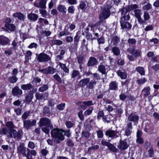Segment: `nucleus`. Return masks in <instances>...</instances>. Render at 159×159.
Instances as JSON below:
<instances>
[{"label": "nucleus", "mask_w": 159, "mask_h": 159, "mask_svg": "<svg viewBox=\"0 0 159 159\" xmlns=\"http://www.w3.org/2000/svg\"><path fill=\"white\" fill-rule=\"evenodd\" d=\"M118 132L116 131L112 130H107L105 133V135L109 137L114 138L118 137L117 135Z\"/></svg>", "instance_id": "nucleus-11"}, {"label": "nucleus", "mask_w": 159, "mask_h": 159, "mask_svg": "<svg viewBox=\"0 0 159 159\" xmlns=\"http://www.w3.org/2000/svg\"><path fill=\"white\" fill-rule=\"evenodd\" d=\"M18 42L16 40H14L12 41L11 45L12 47V48L16 50L17 47Z\"/></svg>", "instance_id": "nucleus-47"}, {"label": "nucleus", "mask_w": 159, "mask_h": 159, "mask_svg": "<svg viewBox=\"0 0 159 159\" xmlns=\"http://www.w3.org/2000/svg\"><path fill=\"white\" fill-rule=\"evenodd\" d=\"M138 21L139 23L141 25H142L143 27H144L143 24L145 23V21L141 18V16L137 18Z\"/></svg>", "instance_id": "nucleus-54"}, {"label": "nucleus", "mask_w": 159, "mask_h": 159, "mask_svg": "<svg viewBox=\"0 0 159 159\" xmlns=\"http://www.w3.org/2000/svg\"><path fill=\"white\" fill-rule=\"evenodd\" d=\"M135 16L137 18L141 17L142 13L139 9H135L134 11Z\"/></svg>", "instance_id": "nucleus-36"}, {"label": "nucleus", "mask_w": 159, "mask_h": 159, "mask_svg": "<svg viewBox=\"0 0 159 159\" xmlns=\"http://www.w3.org/2000/svg\"><path fill=\"white\" fill-rule=\"evenodd\" d=\"M111 6L110 4H107L104 7L99 16V19L101 21H103L108 18L111 15L110 9Z\"/></svg>", "instance_id": "nucleus-3"}, {"label": "nucleus", "mask_w": 159, "mask_h": 159, "mask_svg": "<svg viewBox=\"0 0 159 159\" xmlns=\"http://www.w3.org/2000/svg\"><path fill=\"white\" fill-rule=\"evenodd\" d=\"M23 135L22 130L21 129H20L18 131H16V137L15 138L17 139H20Z\"/></svg>", "instance_id": "nucleus-31"}, {"label": "nucleus", "mask_w": 159, "mask_h": 159, "mask_svg": "<svg viewBox=\"0 0 159 159\" xmlns=\"http://www.w3.org/2000/svg\"><path fill=\"white\" fill-rule=\"evenodd\" d=\"M97 84V82L94 80L89 81V84L87 85L88 88L90 89H93L94 88V86Z\"/></svg>", "instance_id": "nucleus-26"}, {"label": "nucleus", "mask_w": 159, "mask_h": 159, "mask_svg": "<svg viewBox=\"0 0 159 159\" xmlns=\"http://www.w3.org/2000/svg\"><path fill=\"white\" fill-rule=\"evenodd\" d=\"M63 43V42L62 41L58 39L53 40L52 41V44L53 45H60L62 44Z\"/></svg>", "instance_id": "nucleus-32"}, {"label": "nucleus", "mask_w": 159, "mask_h": 159, "mask_svg": "<svg viewBox=\"0 0 159 159\" xmlns=\"http://www.w3.org/2000/svg\"><path fill=\"white\" fill-rule=\"evenodd\" d=\"M139 119L138 116L131 114L128 117V119L130 121H133L134 122H137Z\"/></svg>", "instance_id": "nucleus-21"}, {"label": "nucleus", "mask_w": 159, "mask_h": 159, "mask_svg": "<svg viewBox=\"0 0 159 159\" xmlns=\"http://www.w3.org/2000/svg\"><path fill=\"white\" fill-rule=\"evenodd\" d=\"M152 7L151 5L148 2L146 5H145L143 7V9L144 10H148L150 9Z\"/></svg>", "instance_id": "nucleus-50"}, {"label": "nucleus", "mask_w": 159, "mask_h": 159, "mask_svg": "<svg viewBox=\"0 0 159 159\" xmlns=\"http://www.w3.org/2000/svg\"><path fill=\"white\" fill-rule=\"evenodd\" d=\"M12 16L15 18H17L21 20H24L25 18V16L21 12H17L14 13L12 15Z\"/></svg>", "instance_id": "nucleus-18"}, {"label": "nucleus", "mask_w": 159, "mask_h": 159, "mask_svg": "<svg viewBox=\"0 0 159 159\" xmlns=\"http://www.w3.org/2000/svg\"><path fill=\"white\" fill-rule=\"evenodd\" d=\"M128 43L129 44H134L136 43V41L134 39H129L128 40Z\"/></svg>", "instance_id": "nucleus-61"}, {"label": "nucleus", "mask_w": 159, "mask_h": 159, "mask_svg": "<svg viewBox=\"0 0 159 159\" xmlns=\"http://www.w3.org/2000/svg\"><path fill=\"white\" fill-rule=\"evenodd\" d=\"M24 127L26 129L30 128L31 126L35 125H36V121L35 120H26L23 121Z\"/></svg>", "instance_id": "nucleus-7"}, {"label": "nucleus", "mask_w": 159, "mask_h": 159, "mask_svg": "<svg viewBox=\"0 0 159 159\" xmlns=\"http://www.w3.org/2000/svg\"><path fill=\"white\" fill-rule=\"evenodd\" d=\"M6 127L2 128L0 129V134L3 135L7 133V131L14 129L15 128V125L11 121H7L6 124Z\"/></svg>", "instance_id": "nucleus-5"}, {"label": "nucleus", "mask_w": 159, "mask_h": 159, "mask_svg": "<svg viewBox=\"0 0 159 159\" xmlns=\"http://www.w3.org/2000/svg\"><path fill=\"white\" fill-rule=\"evenodd\" d=\"M12 93L14 96H18L22 94V91L18 87L16 86L12 89Z\"/></svg>", "instance_id": "nucleus-12"}, {"label": "nucleus", "mask_w": 159, "mask_h": 159, "mask_svg": "<svg viewBox=\"0 0 159 159\" xmlns=\"http://www.w3.org/2000/svg\"><path fill=\"white\" fill-rule=\"evenodd\" d=\"M86 4L85 2H81L80 4L79 5L80 8L82 10L85 9V7Z\"/></svg>", "instance_id": "nucleus-55"}, {"label": "nucleus", "mask_w": 159, "mask_h": 159, "mask_svg": "<svg viewBox=\"0 0 159 159\" xmlns=\"http://www.w3.org/2000/svg\"><path fill=\"white\" fill-rule=\"evenodd\" d=\"M30 150L25 147V143H21L17 148V152L22 154L24 157H26L27 159H32V156L30 155Z\"/></svg>", "instance_id": "nucleus-2"}, {"label": "nucleus", "mask_w": 159, "mask_h": 159, "mask_svg": "<svg viewBox=\"0 0 159 159\" xmlns=\"http://www.w3.org/2000/svg\"><path fill=\"white\" fill-rule=\"evenodd\" d=\"M121 100L124 101L127 98V96L124 93H121L119 96Z\"/></svg>", "instance_id": "nucleus-64"}, {"label": "nucleus", "mask_w": 159, "mask_h": 159, "mask_svg": "<svg viewBox=\"0 0 159 159\" xmlns=\"http://www.w3.org/2000/svg\"><path fill=\"white\" fill-rule=\"evenodd\" d=\"M78 115L81 120H84V117L83 114V111H82L80 110V111L78 113Z\"/></svg>", "instance_id": "nucleus-43"}, {"label": "nucleus", "mask_w": 159, "mask_h": 159, "mask_svg": "<svg viewBox=\"0 0 159 159\" xmlns=\"http://www.w3.org/2000/svg\"><path fill=\"white\" fill-rule=\"evenodd\" d=\"M143 16L145 20H148L150 18V15L147 12H144Z\"/></svg>", "instance_id": "nucleus-53"}, {"label": "nucleus", "mask_w": 159, "mask_h": 159, "mask_svg": "<svg viewBox=\"0 0 159 159\" xmlns=\"http://www.w3.org/2000/svg\"><path fill=\"white\" fill-rule=\"evenodd\" d=\"M109 90H116L117 89V85L116 81H112L109 84Z\"/></svg>", "instance_id": "nucleus-24"}, {"label": "nucleus", "mask_w": 159, "mask_h": 159, "mask_svg": "<svg viewBox=\"0 0 159 159\" xmlns=\"http://www.w3.org/2000/svg\"><path fill=\"white\" fill-rule=\"evenodd\" d=\"M90 78H87L81 80L79 82V85L83 87L86 85L89 82Z\"/></svg>", "instance_id": "nucleus-23"}, {"label": "nucleus", "mask_w": 159, "mask_h": 159, "mask_svg": "<svg viewBox=\"0 0 159 159\" xmlns=\"http://www.w3.org/2000/svg\"><path fill=\"white\" fill-rule=\"evenodd\" d=\"M38 22L42 24L43 23H44L45 24H48V21L46 19H44L41 18L39 19Z\"/></svg>", "instance_id": "nucleus-41"}, {"label": "nucleus", "mask_w": 159, "mask_h": 159, "mask_svg": "<svg viewBox=\"0 0 159 159\" xmlns=\"http://www.w3.org/2000/svg\"><path fill=\"white\" fill-rule=\"evenodd\" d=\"M32 55V52L30 51H28L26 53V55L25 56V62H27L30 58V57Z\"/></svg>", "instance_id": "nucleus-40"}, {"label": "nucleus", "mask_w": 159, "mask_h": 159, "mask_svg": "<svg viewBox=\"0 0 159 159\" xmlns=\"http://www.w3.org/2000/svg\"><path fill=\"white\" fill-rule=\"evenodd\" d=\"M153 27L152 25H149L147 26L144 29V30L146 31H148L153 29Z\"/></svg>", "instance_id": "nucleus-59"}, {"label": "nucleus", "mask_w": 159, "mask_h": 159, "mask_svg": "<svg viewBox=\"0 0 159 159\" xmlns=\"http://www.w3.org/2000/svg\"><path fill=\"white\" fill-rule=\"evenodd\" d=\"M79 40V36L78 35L76 34V35L75 36L74 39V49H76L77 48Z\"/></svg>", "instance_id": "nucleus-29"}, {"label": "nucleus", "mask_w": 159, "mask_h": 159, "mask_svg": "<svg viewBox=\"0 0 159 159\" xmlns=\"http://www.w3.org/2000/svg\"><path fill=\"white\" fill-rule=\"evenodd\" d=\"M119 41V39L116 36H114L112 39L111 41V43H113L114 45H116Z\"/></svg>", "instance_id": "nucleus-45"}, {"label": "nucleus", "mask_w": 159, "mask_h": 159, "mask_svg": "<svg viewBox=\"0 0 159 159\" xmlns=\"http://www.w3.org/2000/svg\"><path fill=\"white\" fill-rule=\"evenodd\" d=\"M146 80L145 78H143V79H139L137 80V82H138V84L139 85H141L143 84L146 81Z\"/></svg>", "instance_id": "nucleus-58"}, {"label": "nucleus", "mask_w": 159, "mask_h": 159, "mask_svg": "<svg viewBox=\"0 0 159 159\" xmlns=\"http://www.w3.org/2000/svg\"><path fill=\"white\" fill-rule=\"evenodd\" d=\"M50 127L47 126H43L42 127V130L43 132L46 134H48L50 131Z\"/></svg>", "instance_id": "nucleus-42"}, {"label": "nucleus", "mask_w": 159, "mask_h": 159, "mask_svg": "<svg viewBox=\"0 0 159 159\" xmlns=\"http://www.w3.org/2000/svg\"><path fill=\"white\" fill-rule=\"evenodd\" d=\"M129 19L128 16H125L124 19H120V23L121 28L126 30H128L131 29L132 25L127 22Z\"/></svg>", "instance_id": "nucleus-4"}, {"label": "nucleus", "mask_w": 159, "mask_h": 159, "mask_svg": "<svg viewBox=\"0 0 159 159\" xmlns=\"http://www.w3.org/2000/svg\"><path fill=\"white\" fill-rule=\"evenodd\" d=\"M99 148V146L98 145H93L89 147L88 149V152H90L93 150H97Z\"/></svg>", "instance_id": "nucleus-49"}, {"label": "nucleus", "mask_w": 159, "mask_h": 159, "mask_svg": "<svg viewBox=\"0 0 159 159\" xmlns=\"http://www.w3.org/2000/svg\"><path fill=\"white\" fill-rule=\"evenodd\" d=\"M119 11L121 13V19H124L126 16H128L129 18L130 16L129 14H126L128 11L126 8H123L120 9Z\"/></svg>", "instance_id": "nucleus-16"}, {"label": "nucleus", "mask_w": 159, "mask_h": 159, "mask_svg": "<svg viewBox=\"0 0 159 159\" xmlns=\"http://www.w3.org/2000/svg\"><path fill=\"white\" fill-rule=\"evenodd\" d=\"M63 130L58 128H55L52 129L51 135L53 139L54 142L58 143L64 139L65 138L63 136Z\"/></svg>", "instance_id": "nucleus-1"}, {"label": "nucleus", "mask_w": 159, "mask_h": 159, "mask_svg": "<svg viewBox=\"0 0 159 159\" xmlns=\"http://www.w3.org/2000/svg\"><path fill=\"white\" fill-rule=\"evenodd\" d=\"M80 74L79 72L77 70H73L72 74V77L73 78L76 77Z\"/></svg>", "instance_id": "nucleus-57"}, {"label": "nucleus", "mask_w": 159, "mask_h": 159, "mask_svg": "<svg viewBox=\"0 0 159 159\" xmlns=\"http://www.w3.org/2000/svg\"><path fill=\"white\" fill-rule=\"evenodd\" d=\"M108 147L110 150L112 151L113 152H116L118 151L117 149L116 148L113 144L110 143Z\"/></svg>", "instance_id": "nucleus-34"}, {"label": "nucleus", "mask_w": 159, "mask_h": 159, "mask_svg": "<svg viewBox=\"0 0 159 159\" xmlns=\"http://www.w3.org/2000/svg\"><path fill=\"white\" fill-rule=\"evenodd\" d=\"M33 95L31 93H29L25 97V99L26 102L28 103H30L32 101V99L33 98Z\"/></svg>", "instance_id": "nucleus-35"}, {"label": "nucleus", "mask_w": 159, "mask_h": 159, "mask_svg": "<svg viewBox=\"0 0 159 159\" xmlns=\"http://www.w3.org/2000/svg\"><path fill=\"white\" fill-rule=\"evenodd\" d=\"M39 11L40 13L43 16L45 17L47 15V12L45 9L42 8L39 9Z\"/></svg>", "instance_id": "nucleus-51"}, {"label": "nucleus", "mask_w": 159, "mask_h": 159, "mask_svg": "<svg viewBox=\"0 0 159 159\" xmlns=\"http://www.w3.org/2000/svg\"><path fill=\"white\" fill-rule=\"evenodd\" d=\"M112 51L114 54L116 56H118L120 54V50L117 47H113Z\"/></svg>", "instance_id": "nucleus-30"}, {"label": "nucleus", "mask_w": 159, "mask_h": 159, "mask_svg": "<svg viewBox=\"0 0 159 159\" xmlns=\"http://www.w3.org/2000/svg\"><path fill=\"white\" fill-rule=\"evenodd\" d=\"M50 60L51 58L48 55L43 53H40L38 57V60L40 62L47 61Z\"/></svg>", "instance_id": "nucleus-8"}, {"label": "nucleus", "mask_w": 159, "mask_h": 159, "mask_svg": "<svg viewBox=\"0 0 159 159\" xmlns=\"http://www.w3.org/2000/svg\"><path fill=\"white\" fill-rule=\"evenodd\" d=\"M30 114V111H26L22 115L21 118L22 120L23 121L24 120H25L28 117Z\"/></svg>", "instance_id": "nucleus-33"}, {"label": "nucleus", "mask_w": 159, "mask_h": 159, "mask_svg": "<svg viewBox=\"0 0 159 159\" xmlns=\"http://www.w3.org/2000/svg\"><path fill=\"white\" fill-rule=\"evenodd\" d=\"M17 80V78L15 76H13L10 77V81L11 83H15Z\"/></svg>", "instance_id": "nucleus-60"}, {"label": "nucleus", "mask_w": 159, "mask_h": 159, "mask_svg": "<svg viewBox=\"0 0 159 159\" xmlns=\"http://www.w3.org/2000/svg\"><path fill=\"white\" fill-rule=\"evenodd\" d=\"M39 126L42 127L43 126H47L50 129L52 128V125L51 123L50 120L47 117L41 118L39 122Z\"/></svg>", "instance_id": "nucleus-6"}, {"label": "nucleus", "mask_w": 159, "mask_h": 159, "mask_svg": "<svg viewBox=\"0 0 159 159\" xmlns=\"http://www.w3.org/2000/svg\"><path fill=\"white\" fill-rule=\"evenodd\" d=\"M150 88L149 86L144 88L142 90L141 93L143 94V97L144 98L150 95Z\"/></svg>", "instance_id": "nucleus-15"}, {"label": "nucleus", "mask_w": 159, "mask_h": 159, "mask_svg": "<svg viewBox=\"0 0 159 159\" xmlns=\"http://www.w3.org/2000/svg\"><path fill=\"white\" fill-rule=\"evenodd\" d=\"M82 137L88 138L90 136V133L87 131H83L82 132Z\"/></svg>", "instance_id": "nucleus-39"}, {"label": "nucleus", "mask_w": 159, "mask_h": 159, "mask_svg": "<svg viewBox=\"0 0 159 159\" xmlns=\"http://www.w3.org/2000/svg\"><path fill=\"white\" fill-rule=\"evenodd\" d=\"M66 124L68 128H70L72 127L74 124L69 121H67L66 122Z\"/></svg>", "instance_id": "nucleus-52"}, {"label": "nucleus", "mask_w": 159, "mask_h": 159, "mask_svg": "<svg viewBox=\"0 0 159 159\" xmlns=\"http://www.w3.org/2000/svg\"><path fill=\"white\" fill-rule=\"evenodd\" d=\"M48 96V94L47 93H45L43 94H42L39 93H36L35 94V96L37 100H40L42 99H45Z\"/></svg>", "instance_id": "nucleus-19"}, {"label": "nucleus", "mask_w": 159, "mask_h": 159, "mask_svg": "<svg viewBox=\"0 0 159 159\" xmlns=\"http://www.w3.org/2000/svg\"><path fill=\"white\" fill-rule=\"evenodd\" d=\"M16 130L15 129H13L10 131H7V133L3 135H6L7 137L15 138L16 137Z\"/></svg>", "instance_id": "nucleus-20"}, {"label": "nucleus", "mask_w": 159, "mask_h": 159, "mask_svg": "<svg viewBox=\"0 0 159 159\" xmlns=\"http://www.w3.org/2000/svg\"><path fill=\"white\" fill-rule=\"evenodd\" d=\"M57 10L63 14H66V8L65 6L63 5H61L57 7Z\"/></svg>", "instance_id": "nucleus-25"}, {"label": "nucleus", "mask_w": 159, "mask_h": 159, "mask_svg": "<svg viewBox=\"0 0 159 159\" xmlns=\"http://www.w3.org/2000/svg\"><path fill=\"white\" fill-rule=\"evenodd\" d=\"M65 103H62L57 106V108L60 111L63 110L65 107Z\"/></svg>", "instance_id": "nucleus-46"}, {"label": "nucleus", "mask_w": 159, "mask_h": 159, "mask_svg": "<svg viewBox=\"0 0 159 159\" xmlns=\"http://www.w3.org/2000/svg\"><path fill=\"white\" fill-rule=\"evenodd\" d=\"M28 18L31 21L34 22L36 21L39 18L38 15L32 13H31L28 15Z\"/></svg>", "instance_id": "nucleus-17"}, {"label": "nucleus", "mask_w": 159, "mask_h": 159, "mask_svg": "<svg viewBox=\"0 0 159 159\" xmlns=\"http://www.w3.org/2000/svg\"><path fill=\"white\" fill-rule=\"evenodd\" d=\"M129 145L127 143L125 140H120L119 145L117 146L118 148L120 150H124L127 149Z\"/></svg>", "instance_id": "nucleus-10"}, {"label": "nucleus", "mask_w": 159, "mask_h": 159, "mask_svg": "<svg viewBox=\"0 0 159 159\" xmlns=\"http://www.w3.org/2000/svg\"><path fill=\"white\" fill-rule=\"evenodd\" d=\"M116 72L118 75L120 76L122 79H125L126 78L127 75L125 73L122 72L120 70H118Z\"/></svg>", "instance_id": "nucleus-27"}, {"label": "nucleus", "mask_w": 159, "mask_h": 159, "mask_svg": "<svg viewBox=\"0 0 159 159\" xmlns=\"http://www.w3.org/2000/svg\"><path fill=\"white\" fill-rule=\"evenodd\" d=\"M47 0H40L39 3L36 2L34 3V5L38 8H40L42 9H45L46 8V4L47 3Z\"/></svg>", "instance_id": "nucleus-9"}, {"label": "nucleus", "mask_w": 159, "mask_h": 159, "mask_svg": "<svg viewBox=\"0 0 159 159\" xmlns=\"http://www.w3.org/2000/svg\"><path fill=\"white\" fill-rule=\"evenodd\" d=\"M5 26L11 31H14L16 28V27L13 24H9L8 22L6 23Z\"/></svg>", "instance_id": "nucleus-22"}, {"label": "nucleus", "mask_w": 159, "mask_h": 159, "mask_svg": "<svg viewBox=\"0 0 159 159\" xmlns=\"http://www.w3.org/2000/svg\"><path fill=\"white\" fill-rule=\"evenodd\" d=\"M97 40L99 44H103L104 43V40L103 37H101L98 38Z\"/></svg>", "instance_id": "nucleus-62"}, {"label": "nucleus", "mask_w": 159, "mask_h": 159, "mask_svg": "<svg viewBox=\"0 0 159 159\" xmlns=\"http://www.w3.org/2000/svg\"><path fill=\"white\" fill-rule=\"evenodd\" d=\"M32 88V85L30 84H23L21 86V88L24 90H29Z\"/></svg>", "instance_id": "nucleus-28"}, {"label": "nucleus", "mask_w": 159, "mask_h": 159, "mask_svg": "<svg viewBox=\"0 0 159 159\" xmlns=\"http://www.w3.org/2000/svg\"><path fill=\"white\" fill-rule=\"evenodd\" d=\"M48 89V86L46 84H45L43 86L40 87L39 89L38 90L40 92H43L47 90Z\"/></svg>", "instance_id": "nucleus-38"}, {"label": "nucleus", "mask_w": 159, "mask_h": 159, "mask_svg": "<svg viewBox=\"0 0 159 159\" xmlns=\"http://www.w3.org/2000/svg\"><path fill=\"white\" fill-rule=\"evenodd\" d=\"M39 71L46 74H53L54 73V70H39Z\"/></svg>", "instance_id": "nucleus-48"}, {"label": "nucleus", "mask_w": 159, "mask_h": 159, "mask_svg": "<svg viewBox=\"0 0 159 159\" xmlns=\"http://www.w3.org/2000/svg\"><path fill=\"white\" fill-rule=\"evenodd\" d=\"M82 103L88 106L93 105L94 104L93 102L91 101L83 102H82Z\"/></svg>", "instance_id": "nucleus-56"}, {"label": "nucleus", "mask_w": 159, "mask_h": 159, "mask_svg": "<svg viewBox=\"0 0 159 159\" xmlns=\"http://www.w3.org/2000/svg\"><path fill=\"white\" fill-rule=\"evenodd\" d=\"M141 52L140 50H135L133 55L135 57H137L141 56Z\"/></svg>", "instance_id": "nucleus-44"}, {"label": "nucleus", "mask_w": 159, "mask_h": 159, "mask_svg": "<svg viewBox=\"0 0 159 159\" xmlns=\"http://www.w3.org/2000/svg\"><path fill=\"white\" fill-rule=\"evenodd\" d=\"M68 11V12L71 13H73L75 11V8L73 6H71L69 7Z\"/></svg>", "instance_id": "nucleus-63"}, {"label": "nucleus", "mask_w": 159, "mask_h": 159, "mask_svg": "<svg viewBox=\"0 0 159 159\" xmlns=\"http://www.w3.org/2000/svg\"><path fill=\"white\" fill-rule=\"evenodd\" d=\"M93 110V107H90L89 109L86 110L84 113V115L85 116L88 115H90L92 113Z\"/></svg>", "instance_id": "nucleus-37"}, {"label": "nucleus", "mask_w": 159, "mask_h": 159, "mask_svg": "<svg viewBox=\"0 0 159 159\" xmlns=\"http://www.w3.org/2000/svg\"><path fill=\"white\" fill-rule=\"evenodd\" d=\"M10 39L7 37L3 35L0 36V44L2 45L9 44Z\"/></svg>", "instance_id": "nucleus-13"}, {"label": "nucleus", "mask_w": 159, "mask_h": 159, "mask_svg": "<svg viewBox=\"0 0 159 159\" xmlns=\"http://www.w3.org/2000/svg\"><path fill=\"white\" fill-rule=\"evenodd\" d=\"M98 63L97 59L94 57H91L89 58L88 62V66H92L96 65Z\"/></svg>", "instance_id": "nucleus-14"}]
</instances>
